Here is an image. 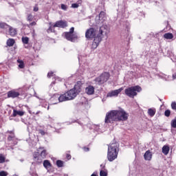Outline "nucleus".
I'll list each match as a JSON object with an SVG mask.
<instances>
[{
	"mask_svg": "<svg viewBox=\"0 0 176 176\" xmlns=\"http://www.w3.org/2000/svg\"><path fill=\"white\" fill-rule=\"evenodd\" d=\"M129 119V113L124 110H112L107 113L104 119L105 123H112V122H126Z\"/></svg>",
	"mask_w": 176,
	"mask_h": 176,
	"instance_id": "obj_1",
	"label": "nucleus"
},
{
	"mask_svg": "<svg viewBox=\"0 0 176 176\" xmlns=\"http://www.w3.org/2000/svg\"><path fill=\"white\" fill-rule=\"evenodd\" d=\"M109 32V28L108 25H103L99 28V33L97 36H96L92 43L91 47L92 49H97L98 45H100V42L102 41V38L107 35Z\"/></svg>",
	"mask_w": 176,
	"mask_h": 176,
	"instance_id": "obj_2",
	"label": "nucleus"
},
{
	"mask_svg": "<svg viewBox=\"0 0 176 176\" xmlns=\"http://www.w3.org/2000/svg\"><path fill=\"white\" fill-rule=\"evenodd\" d=\"M119 153V144L118 142L111 143L108 146L107 159L109 162H113L118 159Z\"/></svg>",
	"mask_w": 176,
	"mask_h": 176,
	"instance_id": "obj_3",
	"label": "nucleus"
},
{
	"mask_svg": "<svg viewBox=\"0 0 176 176\" xmlns=\"http://www.w3.org/2000/svg\"><path fill=\"white\" fill-rule=\"evenodd\" d=\"M142 90V89L141 88V87L137 85L135 87H131L125 89L124 93L128 97H130L131 98H134V97L137 96V93H140V91H141Z\"/></svg>",
	"mask_w": 176,
	"mask_h": 176,
	"instance_id": "obj_4",
	"label": "nucleus"
},
{
	"mask_svg": "<svg viewBox=\"0 0 176 176\" xmlns=\"http://www.w3.org/2000/svg\"><path fill=\"white\" fill-rule=\"evenodd\" d=\"M109 76V73L104 72L100 76L95 78L94 81L95 82L96 85H98V86H101V85H104L105 82H108Z\"/></svg>",
	"mask_w": 176,
	"mask_h": 176,
	"instance_id": "obj_5",
	"label": "nucleus"
},
{
	"mask_svg": "<svg viewBox=\"0 0 176 176\" xmlns=\"http://www.w3.org/2000/svg\"><path fill=\"white\" fill-rule=\"evenodd\" d=\"M79 91H78L75 88H73L68 91L66 92L67 96V98L69 100H74L79 94Z\"/></svg>",
	"mask_w": 176,
	"mask_h": 176,
	"instance_id": "obj_6",
	"label": "nucleus"
},
{
	"mask_svg": "<svg viewBox=\"0 0 176 176\" xmlns=\"http://www.w3.org/2000/svg\"><path fill=\"white\" fill-rule=\"evenodd\" d=\"M85 38L87 39H93V38H96V29L93 28H90L85 32Z\"/></svg>",
	"mask_w": 176,
	"mask_h": 176,
	"instance_id": "obj_7",
	"label": "nucleus"
},
{
	"mask_svg": "<svg viewBox=\"0 0 176 176\" xmlns=\"http://www.w3.org/2000/svg\"><path fill=\"white\" fill-rule=\"evenodd\" d=\"M64 34H65V38H66V39L67 41H69L70 42H75V40L78 39V35H76V34H72V33L66 32L64 33Z\"/></svg>",
	"mask_w": 176,
	"mask_h": 176,
	"instance_id": "obj_8",
	"label": "nucleus"
},
{
	"mask_svg": "<svg viewBox=\"0 0 176 176\" xmlns=\"http://www.w3.org/2000/svg\"><path fill=\"white\" fill-rule=\"evenodd\" d=\"M123 90V88H120L109 92L107 95V97H118L120 92Z\"/></svg>",
	"mask_w": 176,
	"mask_h": 176,
	"instance_id": "obj_9",
	"label": "nucleus"
},
{
	"mask_svg": "<svg viewBox=\"0 0 176 176\" xmlns=\"http://www.w3.org/2000/svg\"><path fill=\"white\" fill-rule=\"evenodd\" d=\"M54 27H58V28H66L68 27V23L65 21H58L54 25Z\"/></svg>",
	"mask_w": 176,
	"mask_h": 176,
	"instance_id": "obj_10",
	"label": "nucleus"
},
{
	"mask_svg": "<svg viewBox=\"0 0 176 176\" xmlns=\"http://www.w3.org/2000/svg\"><path fill=\"white\" fill-rule=\"evenodd\" d=\"M20 96V93L14 91V90H11L8 92V98H17Z\"/></svg>",
	"mask_w": 176,
	"mask_h": 176,
	"instance_id": "obj_11",
	"label": "nucleus"
},
{
	"mask_svg": "<svg viewBox=\"0 0 176 176\" xmlns=\"http://www.w3.org/2000/svg\"><path fill=\"white\" fill-rule=\"evenodd\" d=\"M37 152L40 153V156L42 159H45V157H46L47 155L46 150L43 147H40L39 148H38Z\"/></svg>",
	"mask_w": 176,
	"mask_h": 176,
	"instance_id": "obj_12",
	"label": "nucleus"
},
{
	"mask_svg": "<svg viewBox=\"0 0 176 176\" xmlns=\"http://www.w3.org/2000/svg\"><path fill=\"white\" fill-rule=\"evenodd\" d=\"M85 93L89 96H91L94 94V87L92 85H89L87 87L85 88Z\"/></svg>",
	"mask_w": 176,
	"mask_h": 176,
	"instance_id": "obj_13",
	"label": "nucleus"
},
{
	"mask_svg": "<svg viewBox=\"0 0 176 176\" xmlns=\"http://www.w3.org/2000/svg\"><path fill=\"white\" fill-rule=\"evenodd\" d=\"M58 101H59V102H63L64 101H69V100L68 99V96L67 95V93L60 95L58 97Z\"/></svg>",
	"mask_w": 176,
	"mask_h": 176,
	"instance_id": "obj_14",
	"label": "nucleus"
},
{
	"mask_svg": "<svg viewBox=\"0 0 176 176\" xmlns=\"http://www.w3.org/2000/svg\"><path fill=\"white\" fill-rule=\"evenodd\" d=\"M144 159L148 161L152 160V153L150 151H146L144 155Z\"/></svg>",
	"mask_w": 176,
	"mask_h": 176,
	"instance_id": "obj_15",
	"label": "nucleus"
},
{
	"mask_svg": "<svg viewBox=\"0 0 176 176\" xmlns=\"http://www.w3.org/2000/svg\"><path fill=\"white\" fill-rule=\"evenodd\" d=\"M82 83L80 81H78L76 85H74V89L80 93L82 91Z\"/></svg>",
	"mask_w": 176,
	"mask_h": 176,
	"instance_id": "obj_16",
	"label": "nucleus"
},
{
	"mask_svg": "<svg viewBox=\"0 0 176 176\" xmlns=\"http://www.w3.org/2000/svg\"><path fill=\"white\" fill-rule=\"evenodd\" d=\"M17 115H19V116H24V111H17L16 109H14L12 116L14 118H16V116H17Z\"/></svg>",
	"mask_w": 176,
	"mask_h": 176,
	"instance_id": "obj_17",
	"label": "nucleus"
},
{
	"mask_svg": "<svg viewBox=\"0 0 176 176\" xmlns=\"http://www.w3.org/2000/svg\"><path fill=\"white\" fill-rule=\"evenodd\" d=\"M99 20L100 21H102L103 23L107 20V16H105V12L101 11L100 13L99 14Z\"/></svg>",
	"mask_w": 176,
	"mask_h": 176,
	"instance_id": "obj_18",
	"label": "nucleus"
},
{
	"mask_svg": "<svg viewBox=\"0 0 176 176\" xmlns=\"http://www.w3.org/2000/svg\"><path fill=\"white\" fill-rule=\"evenodd\" d=\"M9 34L11 36H14V35L17 34V30L16 29L13 28L12 26H9Z\"/></svg>",
	"mask_w": 176,
	"mask_h": 176,
	"instance_id": "obj_19",
	"label": "nucleus"
},
{
	"mask_svg": "<svg viewBox=\"0 0 176 176\" xmlns=\"http://www.w3.org/2000/svg\"><path fill=\"white\" fill-rule=\"evenodd\" d=\"M170 152V147L167 145H164L162 147V153H164V155H168V153Z\"/></svg>",
	"mask_w": 176,
	"mask_h": 176,
	"instance_id": "obj_20",
	"label": "nucleus"
},
{
	"mask_svg": "<svg viewBox=\"0 0 176 176\" xmlns=\"http://www.w3.org/2000/svg\"><path fill=\"white\" fill-rule=\"evenodd\" d=\"M43 166H44L45 168H46V170H47V168H50V167H52V164H50V162H49V160H45L43 162Z\"/></svg>",
	"mask_w": 176,
	"mask_h": 176,
	"instance_id": "obj_21",
	"label": "nucleus"
},
{
	"mask_svg": "<svg viewBox=\"0 0 176 176\" xmlns=\"http://www.w3.org/2000/svg\"><path fill=\"white\" fill-rule=\"evenodd\" d=\"M156 113V110L153 109H148V114L149 116L153 117L155 116V114Z\"/></svg>",
	"mask_w": 176,
	"mask_h": 176,
	"instance_id": "obj_22",
	"label": "nucleus"
},
{
	"mask_svg": "<svg viewBox=\"0 0 176 176\" xmlns=\"http://www.w3.org/2000/svg\"><path fill=\"white\" fill-rule=\"evenodd\" d=\"M14 43H15V41H14V39H13V38H9L7 41V45L9 46L10 47L13 46V45H14Z\"/></svg>",
	"mask_w": 176,
	"mask_h": 176,
	"instance_id": "obj_23",
	"label": "nucleus"
},
{
	"mask_svg": "<svg viewBox=\"0 0 176 176\" xmlns=\"http://www.w3.org/2000/svg\"><path fill=\"white\" fill-rule=\"evenodd\" d=\"M0 28L2 30H6V28H9V25H8L6 23L0 21Z\"/></svg>",
	"mask_w": 176,
	"mask_h": 176,
	"instance_id": "obj_24",
	"label": "nucleus"
},
{
	"mask_svg": "<svg viewBox=\"0 0 176 176\" xmlns=\"http://www.w3.org/2000/svg\"><path fill=\"white\" fill-rule=\"evenodd\" d=\"M164 38H165V39H173L174 38V36L172 33H166L164 35Z\"/></svg>",
	"mask_w": 176,
	"mask_h": 176,
	"instance_id": "obj_25",
	"label": "nucleus"
},
{
	"mask_svg": "<svg viewBox=\"0 0 176 176\" xmlns=\"http://www.w3.org/2000/svg\"><path fill=\"white\" fill-rule=\"evenodd\" d=\"M82 0H78V3H73L72 4V8H73V9H77V8H79V3H81Z\"/></svg>",
	"mask_w": 176,
	"mask_h": 176,
	"instance_id": "obj_26",
	"label": "nucleus"
},
{
	"mask_svg": "<svg viewBox=\"0 0 176 176\" xmlns=\"http://www.w3.org/2000/svg\"><path fill=\"white\" fill-rule=\"evenodd\" d=\"M16 138V136L14 135V133H12V135H8V141H14V139Z\"/></svg>",
	"mask_w": 176,
	"mask_h": 176,
	"instance_id": "obj_27",
	"label": "nucleus"
},
{
	"mask_svg": "<svg viewBox=\"0 0 176 176\" xmlns=\"http://www.w3.org/2000/svg\"><path fill=\"white\" fill-rule=\"evenodd\" d=\"M22 42L25 45H28V42H30V38L28 37H22Z\"/></svg>",
	"mask_w": 176,
	"mask_h": 176,
	"instance_id": "obj_28",
	"label": "nucleus"
},
{
	"mask_svg": "<svg viewBox=\"0 0 176 176\" xmlns=\"http://www.w3.org/2000/svg\"><path fill=\"white\" fill-rule=\"evenodd\" d=\"M56 166L58 167H63V166H64V162L58 160L56 161Z\"/></svg>",
	"mask_w": 176,
	"mask_h": 176,
	"instance_id": "obj_29",
	"label": "nucleus"
},
{
	"mask_svg": "<svg viewBox=\"0 0 176 176\" xmlns=\"http://www.w3.org/2000/svg\"><path fill=\"white\" fill-rule=\"evenodd\" d=\"M17 63H19V67L21 69L24 68V62H23V60H20V59H18V60H17Z\"/></svg>",
	"mask_w": 176,
	"mask_h": 176,
	"instance_id": "obj_30",
	"label": "nucleus"
},
{
	"mask_svg": "<svg viewBox=\"0 0 176 176\" xmlns=\"http://www.w3.org/2000/svg\"><path fill=\"white\" fill-rule=\"evenodd\" d=\"M170 126L173 129H176V119L172 120V121L170 122Z\"/></svg>",
	"mask_w": 176,
	"mask_h": 176,
	"instance_id": "obj_31",
	"label": "nucleus"
},
{
	"mask_svg": "<svg viewBox=\"0 0 176 176\" xmlns=\"http://www.w3.org/2000/svg\"><path fill=\"white\" fill-rule=\"evenodd\" d=\"M39 153L38 151L37 153H34L33 155V157L34 159V160H39Z\"/></svg>",
	"mask_w": 176,
	"mask_h": 176,
	"instance_id": "obj_32",
	"label": "nucleus"
},
{
	"mask_svg": "<svg viewBox=\"0 0 176 176\" xmlns=\"http://www.w3.org/2000/svg\"><path fill=\"white\" fill-rule=\"evenodd\" d=\"M100 176H108V173H107L106 171H104L102 170H101L100 171Z\"/></svg>",
	"mask_w": 176,
	"mask_h": 176,
	"instance_id": "obj_33",
	"label": "nucleus"
},
{
	"mask_svg": "<svg viewBox=\"0 0 176 176\" xmlns=\"http://www.w3.org/2000/svg\"><path fill=\"white\" fill-rule=\"evenodd\" d=\"M27 20L28 21H32V20H34V16H32V14H28Z\"/></svg>",
	"mask_w": 176,
	"mask_h": 176,
	"instance_id": "obj_34",
	"label": "nucleus"
},
{
	"mask_svg": "<svg viewBox=\"0 0 176 176\" xmlns=\"http://www.w3.org/2000/svg\"><path fill=\"white\" fill-rule=\"evenodd\" d=\"M170 114H171V111L169 109L166 110L164 112V115L165 116H166V118H168V116H170Z\"/></svg>",
	"mask_w": 176,
	"mask_h": 176,
	"instance_id": "obj_35",
	"label": "nucleus"
},
{
	"mask_svg": "<svg viewBox=\"0 0 176 176\" xmlns=\"http://www.w3.org/2000/svg\"><path fill=\"white\" fill-rule=\"evenodd\" d=\"M6 158L2 154H0V163H5Z\"/></svg>",
	"mask_w": 176,
	"mask_h": 176,
	"instance_id": "obj_36",
	"label": "nucleus"
},
{
	"mask_svg": "<svg viewBox=\"0 0 176 176\" xmlns=\"http://www.w3.org/2000/svg\"><path fill=\"white\" fill-rule=\"evenodd\" d=\"M56 27H54V26H53V27H52V26H50L49 28H48V30H47V32H54V28H55Z\"/></svg>",
	"mask_w": 176,
	"mask_h": 176,
	"instance_id": "obj_37",
	"label": "nucleus"
},
{
	"mask_svg": "<svg viewBox=\"0 0 176 176\" xmlns=\"http://www.w3.org/2000/svg\"><path fill=\"white\" fill-rule=\"evenodd\" d=\"M171 108L172 109H173L174 111H176V102H173L171 103Z\"/></svg>",
	"mask_w": 176,
	"mask_h": 176,
	"instance_id": "obj_38",
	"label": "nucleus"
},
{
	"mask_svg": "<svg viewBox=\"0 0 176 176\" xmlns=\"http://www.w3.org/2000/svg\"><path fill=\"white\" fill-rule=\"evenodd\" d=\"M32 25H36V22L33 21V22L30 23V24H28L27 27H28V28H30L31 26H32Z\"/></svg>",
	"mask_w": 176,
	"mask_h": 176,
	"instance_id": "obj_39",
	"label": "nucleus"
},
{
	"mask_svg": "<svg viewBox=\"0 0 176 176\" xmlns=\"http://www.w3.org/2000/svg\"><path fill=\"white\" fill-rule=\"evenodd\" d=\"M0 176H8V172L3 170L0 172Z\"/></svg>",
	"mask_w": 176,
	"mask_h": 176,
	"instance_id": "obj_40",
	"label": "nucleus"
},
{
	"mask_svg": "<svg viewBox=\"0 0 176 176\" xmlns=\"http://www.w3.org/2000/svg\"><path fill=\"white\" fill-rule=\"evenodd\" d=\"M61 9H62L63 10H67V6L65 5V4H61Z\"/></svg>",
	"mask_w": 176,
	"mask_h": 176,
	"instance_id": "obj_41",
	"label": "nucleus"
},
{
	"mask_svg": "<svg viewBox=\"0 0 176 176\" xmlns=\"http://www.w3.org/2000/svg\"><path fill=\"white\" fill-rule=\"evenodd\" d=\"M75 31V28L72 27L70 28L69 32H67L70 34H74V32Z\"/></svg>",
	"mask_w": 176,
	"mask_h": 176,
	"instance_id": "obj_42",
	"label": "nucleus"
},
{
	"mask_svg": "<svg viewBox=\"0 0 176 176\" xmlns=\"http://www.w3.org/2000/svg\"><path fill=\"white\" fill-rule=\"evenodd\" d=\"M54 74V73H53V72H48L47 78H52V76H53Z\"/></svg>",
	"mask_w": 176,
	"mask_h": 176,
	"instance_id": "obj_43",
	"label": "nucleus"
},
{
	"mask_svg": "<svg viewBox=\"0 0 176 176\" xmlns=\"http://www.w3.org/2000/svg\"><path fill=\"white\" fill-rule=\"evenodd\" d=\"M40 134H41L42 135H45L46 134V132H45V131L40 129L39 131Z\"/></svg>",
	"mask_w": 176,
	"mask_h": 176,
	"instance_id": "obj_44",
	"label": "nucleus"
},
{
	"mask_svg": "<svg viewBox=\"0 0 176 176\" xmlns=\"http://www.w3.org/2000/svg\"><path fill=\"white\" fill-rule=\"evenodd\" d=\"M85 152H89L90 151V148L89 147H84Z\"/></svg>",
	"mask_w": 176,
	"mask_h": 176,
	"instance_id": "obj_45",
	"label": "nucleus"
},
{
	"mask_svg": "<svg viewBox=\"0 0 176 176\" xmlns=\"http://www.w3.org/2000/svg\"><path fill=\"white\" fill-rule=\"evenodd\" d=\"M38 10H39V8H38V6H35L34 8V12H38Z\"/></svg>",
	"mask_w": 176,
	"mask_h": 176,
	"instance_id": "obj_46",
	"label": "nucleus"
},
{
	"mask_svg": "<svg viewBox=\"0 0 176 176\" xmlns=\"http://www.w3.org/2000/svg\"><path fill=\"white\" fill-rule=\"evenodd\" d=\"M172 78H173V80H175V79H176V74L175 73L173 74Z\"/></svg>",
	"mask_w": 176,
	"mask_h": 176,
	"instance_id": "obj_47",
	"label": "nucleus"
},
{
	"mask_svg": "<svg viewBox=\"0 0 176 176\" xmlns=\"http://www.w3.org/2000/svg\"><path fill=\"white\" fill-rule=\"evenodd\" d=\"M66 157H67V160H70V159H71V155L67 154Z\"/></svg>",
	"mask_w": 176,
	"mask_h": 176,
	"instance_id": "obj_48",
	"label": "nucleus"
},
{
	"mask_svg": "<svg viewBox=\"0 0 176 176\" xmlns=\"http://www.w3.org/2000/svg\"><path fill=\"white\" fill-rule=\"evenodd\" d=\"M7 133H9V134H11V135L12 134H14V132L13 131H8Z\"/></svg>",
	"mask_w": 176,
	"mask_h": 176,
	"instance_id": "obj_49",
	"label": "nucleus"
},
{
	"mask_svg": "<svg viewBox=\"0 0 176 176\" xmlns=\"http://www.w3.org/2000/svg\"><path fill=\"white\" fill-rule=\"evenodd\" d=\"M91 176H97V174L96 173H94Z\"/></svg>",
	"mask_w": 176,
	"mask_h": 176,
	"instance_id": "obj_50",
	"label": "nucleus"
},
{
	"mask_svg": "<svg viewBox=\"0 0 176 176\" xmlns=\"http://www.w3.org/2000/svg\"><path fill=\"white\" fill-rule=\"evenodd\" d=\"M100 167H102V168H104V167H105V166H103L102 164H101Z\"/></svg>",
	"mask_w": 176,
	"mask_h": 176,
	"instance_id": "obj_51",
	"label": "nucleus"
},
{
	"mask_svg": "<svg viewBox=\"0 0 176 176\" xmlns=\"http://www.w3.org/2000/svg\"><path fill=\"white\" fill-rule=\"evenodd\" d=\"M41 113V111H37L36 113V115H38V113Z\"/></svg>",
	"mask_w": 176,
	"mask_h": 176,
	"instance_id": "obj_52",
	"label": "nucleus"
},
{
	"mask_svg": "<svg viewBox=\"0 0 176 176\" xmlns=\"http://www.w3.org/2000/svg\"><path fill=\"white\" fill-rule=\"evenodd\" d=\"M36 96L35 97H36L37 98H39V97L36 96V93L34 94Z\"/></svg>",
	"mask_w": 176,
	"mask_h": 176,
	"instance_id": "obj_53",
	"label": "nucleus"
},
{
	"mask_svg": "<svg viewBox=\"0 0 176 176\" xmlns=\"http://www.w3.org/2000/svg\"><path fill=\"white\" fill-rule=\"evenodd\" d=\"M16 144H17V142H14V145H16Z\"/></svg>",
	"mask_w": 176,
	"mask_h": 176,
	"instance_id": "obj_54",
	"label": "nucleus"
},
{
	"mask_svg": "<svg viewBox=\"0 0 176 176\" xmlns=\"http://www.w3.org/2000/svg\"><path fill=\"white\" fill-rule=\"evenodd\" d=\"M49 108H50V107H49V106H47V110H49Z\"/></svg>",
	"mask_w": 176,
	"mask_h": 176,
	"instance_id": "obj_55",
	"label": "nucleus"
},
{
	"mask_svg": "<svg viewBox=\"0 0 176 176\" xmlns=\"http://www.w3.org/2000/svg\"><path fill=\"white\" fill-rule=\"evenodd\" d=\"M29 112L31 113V111H29Z\"/></svg>",
	"mask_w": 176,
	"mask_h": 176,
	"instance_id": "obj_56",
	"label": "nucleus"
}]
</instances>
